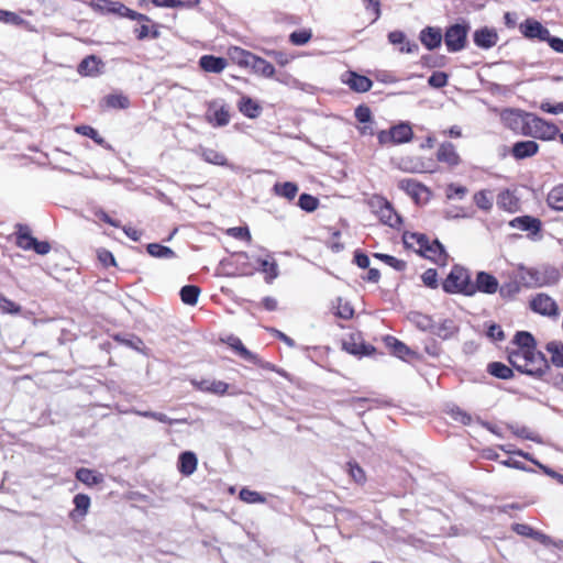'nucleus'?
I'll list each match as a JSON object with an SVG mask.
<instances>
[{
	"mask_svg": "<svg viewBox=\"0 0 563 563\" xmlns=\"http://www.w3.org/2000/svg\"><path fill=\"white\" fill-rule=\"evenodd\" d=\"M246 55H254L253 53L245 51L240 47H233L230 49V56L233 60H235L240 66L246 67L245 60L249 59Z\"/></svg>",
	"mask_w": 563,
	"mask_h": 563,
	"instance_id": "59",
	"label": "nucleus"
},
{
	"mask_svg": "<svg viewBox=\"0 0 563 563\" xmlns=\"http://www.w3.org/2000/svg\"><path fill=\"white\" fill-rule=\"evenodd\" d=\"M0 312L2 314H19L21 306L0 294Z\"/></svg>",
	"mask_w": 563,
	"mask_h": 563,
	"instance_id": "53",
	"label": "nucleus"
},
{
	"mask_svg": "<svg viewBox=\"0 0 563 563\" xmlns=\"http://www.w3.org/2000/svg\"><path fill=\"white\" fill-rule=\"evenodd\" d=\"M147 253L156 258H174L176 253L168 246L159 243H150L146 245Z\"/></svg>",
	"mask_w": 563,
	"mask_h": 563,
	"instance_id": "42",
	"label": "nucleus"
},
{
	"mask_svg": "<svg viewBox=\"0 0 563 563\" xmlns=\"http://www.w3.org/2000/svg\"><path fill=\"white\" fill-rule=\"evenodd\" d=\"M518 199L517 197L509 190L505 189L500 191L497 196V206L498 208L508 211L515 212L518 209Z\"/></svg>",
	"mask_w": 563,
	"mask_h": 563,
	"instance_id": "32",
	"label": "nucleus"
},
{
	"mask_svg": "<svg viewBox=\"0 0 563 563\" xmlns=\"http://www.w3.org/2000/svg\"><path fill=\"white\" fill-rule=\"evenodd\" d=\"M409 320L420 330L431 332L434 320L421 312H411Z\"/></svg>",
	"mask_w": 563,
	"mask_h": 563,
	"instance_id": "44",
	"label": "nucleus"
},
{
	"mask_svg": "<svg viewBox=\"0 0 563 563\" xmlns=\"http://www.w3.org/2000/svg\"><path fill=\"white\" fill-rule=\"evenodd\" d=\"M201 156L205 162L213 165L224 166L227 164L225 156L212 148H202Z\"/></svg>",
	"mask_w": 563,
	"mask_h": 563,
	"instance_id": "47",
	"label": "nucleus"
},
{
	"mask_svg": "<svg viewBox=\"0 0 563 563\" xmlns=\"http://www.w3.org/2000/svg\"><path fill=\"white\" fill-rule=\"evenodd\" d=\"M498 279L490 273L479 271L476 273L475 280L472 283L471 297L476 292L494 295L498 290Z\"/></svg>",
	"mask_w": 563,
	"mask_h": 563,
	"instance_id": "12",
	"label": "nucleus"
},
{
	"mask_svg": "<svg viewBox=\"0 0 563 563\" xmlns=\"http://www.w3.org/2000/svg\"><path fill=\"white\" fill-rule=\"evenodd\" d=\"M355 119L360 123H368L372 121V111L365 104H360L354 111Z\"/></svg>",
	"mask_w": 563,
	"mask_h": 563,
	"instance_id": "60",
	"label": "nucleus"
},
{
	"mask_svg": "<svg viewBox=\"0 0 563 563\" xmlns=\"http://www.w3.org/2000/svg\"><path fill=\"white\" fill-rule=\"evenodd\" d=\"M298 206L306 212H313L319 206V199L309 194H301L298 199Z\"/></svg>",
	"mask_w": 563,
	"mask_h": 563,
	"instance_id": "50",
	"label": "nucleus"
},
{
	"mask_svg": "<svg viewBox=\"0 0 563 563\" xmlns=\"http://www.w3.org/2000/svg\"><path fill=\"white\" fill-rule=\"evenodd\" d=\"M459 327L455 321L452 319H444L441 322H433V327L431 330V334L439 336L442 340L451 339L455 333H457Z\"/></svg>",
	"mask_w": 563,
	"mask_h": 563,
	"instance_id": "24",
	"label": "nucleus"
},
{
	"mask_svg": "<svg viewBox=\"0 0 563 563\" xmlns=\"http://www.w3.org/2000/svg\"><path fill=\"white\" fill-rule=\"evenodd\" d=\"M472 276L467 268L455 264L442 282V289L446 294H460L471 297Z\"/></svg>",
	"mask_w": 563,
	"mask_h": 563,
	"instance_id": "3",
	"label": "nucleus"
},
{
	"mask_svg": "<svg viewBox=\"0 0 563 563\" xmlns=\"http://www.w3.org/2000/svg\"><path fill=\"white\" fill-rule=\"evenodd\" d=\"M520 33L528 40H539L545 42L550 31L538 20L532 18L526 19L519 25Z\"/></svg>",
	"mask_w": 563,
	"mask_h": 563,
	"instance_id": "14",
	"label": "nucleus"
},
{
	"mask_svg": "<svg viewBox=\"0 0 563 563\" xmlns=\"http://www.w3.org/2000/svg\"><path fill=\"white\" fill-rule=\"evenodd\" d=\"M508 362L516 371L533 378H542L550 369L545 355L534 350H508Z\"/></svg>",
	"mask_w": 563,
	"mask_h": 563,
	"instance_id": "1",
	"label": "nucleus"
},
{
	"mask_svg": "<svg viewBox=\"0 0 563 563\" xmlns=\"http://www.w3.org/2000/svg\"><path fill=\"white\" fill-rule=\"evenodd\" d=\"M257 263L260 265V271L266 275V280L272 282L277 278L278 265L276 261H274L271 255L267 258H258Z\"/></svg>",
	"mask_w": 563,
	"mask_h": 563,
	"instance_id": "37",
	"label": "nucleus"
},
{
	"mask_svg": "<svg viewBox=\"0 0 563 563\" xmlns=\"http://www.w3.org/2000/svg\"><path fill=\"white\" fill-rule=\"evenodd\" d=\"M0 22L18 25L22 22V19L14 12L0 9Z\"/></svg>",
	"mask_w": 563,
	"mask_h": 563,
	"instance_id": "64",
	"label": "nucleus"
},
{
	"mask_svg": "<svg viewBox=\"0 0 563 563\" xmlns=\"http://www.w3.org/2000/svg\"><path fill=\"white\" fill-rule=\"evenodd\" d=\"M511 228L519 229L521 231L530 232L532 234H537L541 230V221L538 218L531 216H520L512 219L509 222Z\"/></svg>",
	"mask_w": 563,
	"mask_h": 563,
	"instance_id": "23",
	"label": "nucleus"
},
{
	"mask_svg": "<svg viewBox=\"0 0 563 563\" xmlns=\"http://www.w3.org/2000/svg\"><path fill=\"white\" fill-rule=\"evenodd\" d=\"M228 234L239 240H251V233L247 227L230 228Z\"/></svg>",
	"mask_w": 563,
	"mask_h": 563,
	"instance_id": "63",
	"label": "nucleus"
},
{
	"mask_svg": "<svg viewBox=\"0 0 563 563\" xmlns=\"http://www.w3.org/2000/svg\"><path fill=\"white\" fill-rule=\"evenodd\" d=\"M349 474L353 478L356 484H364L366 481L365 472L363 468L355 462H349Z\"/></svg>",
	"mask_w": 563,
	"mask_h": 563,
	"instance_id": "55",
	"label": "nucleus"
},
{
	"mask_svg": "<svg viewBox=\"0 0 563 563\" xmlns=\"http://www.w3.org/2000/svg\"><path fill=\"white\" fill-rule=\"evenodd\" d=\"M402 240L406 247H412V244L415 242L419 245V250H424V247L429 243L428 236L423 233L418 232H405Z\"/></svg>",
	"mask_w": 563,
	"mask_h": 563,
	"instance_id": "45",
	"label": "nucleus"
},
{
	"mask_svg": "<svg viewBox=\"0 0 563 563\" xmlns=\"http://www.w3.org/2000/svg\"><path fill=\"white\" fill-rule=\"evenodd\" d=\"M136 413L139 416H141V417L154 419V420H156L158 422H162V423H168V424H184V423H188V419L187 418L172 419L167 415H165L163 412H157V411L146 410V411H136Z\"/></svg>",
	"mask_w": 563,
	"mask_h": 563,
	"instance_id": "38",
	"label": "nucleus"
},
{
	"mask_svg": "<svg viewBox=\"0 0 563 563\" xmlns=\"http://www.w3.org/2000/svg\"><path fill=\"white\" fill-rule=\"evenodd\" d=\"M419 40L427 49L433 51L440 47L443 35L440 27L426 26L420 31Z\"/></svg>",
	"mask_w": 563,
	"mask_h": 563,
	"instance_id": "20",
	"label": "nucleus"
},
{
	"mask_svg": "<svg viewBox=\"0 0 563 563\" xmlns=\"http://www.w3.org/2000/svg\"><path fill=\"white\" fill-rule=\"evenodd\" d=\"M437 158L439 162L445 163L450 167H455L461 162L460 155L457 154L454 144L451 142H444L439 146Z\"/></svg>",
	"mask_w": 563,
	"mask_h": 563,
	"instance_id": "22",
	"label": "nucleus"
},
{
	"mask_svg": "<svg viewBox=\"0 0 563 563\" xmlns=\"http://www.w3.org/2000/svg\"><path fill=\"white\" fill-rule=\"evenodd\" d=\"M539 151V144L532 140L517 141L510 148L511 156L517 161H522L536 155Z\"/></svg>",
	"mask_w": 563,
	"mask_h": 563,
	"instance_id": "17",
	"label": "nucleus"
},
{
	"mask_svg": "<svg viewBox=\"0 0 563 563\" xmlns=\"http://www.w3.org/2000/svg\"><path fill=\"white\" fill-rule=\"evenodd\" d=\"M198 459L191 451L181 452L178 456V471L185 475L190 476L197 468Z\"/></svg>",
	"mask_w": 563,
	"mask_h": 563,
	"instance_id": "26",
	"label": "nucleus"
},
{
	"mask_svg": "<svg viewBox=\"0 0 563 563\" xmlns=\"http://www.w3.org/2000/svg\"><path fill=\"white\" fill-rule=\"evenodd\" d=\"M474 44L482 49H490L498 42V34L495 29L483 26L473 33Z\"/></svg>",
	"mask_w": 563,
	"mask_h": 563,
	"instance_id": "16",
	"label": "nucleus"
},
{
	"mask_svg": "<svg viewBox=\"0 0 563 563\" xmlns=\"http://www.w3.org/2000/svg\"><path fill=\"white\" fill-rule=\"evenodd\" d=\"M75 131H76V133H78L80 135H84V136H87V137L91 139L98 145H104L106 144L104 139L99 134V132L95 128H92L90 125H86V124L77 125L75 128Z\"/></svg>",
	"mask_w": 563,
	"mask_h": 563,
	"instance_id": "48",
	"label": "nucleus"
},
{
	"mask_svg": "<svg viewBox=\"0 0 563 563\" xmlns=\"http://www.w3.org/2000/svg\"><path fill=\"white\" fill-rule=\"evenodd\" d=\"M206 119L213 126H225L230 122V113L224 104L217 108V102L212 101L209 103Z\"/></svg>",
	"mask_w": 563,
	"mask_h": 563,
	"instance_id": "18",
	"label": "nucleus"
},
{
	"mask_svg": "<svg viewBox=\"0 0 563 563\" xmlns=\"http://www.w3.org/2000/svg\"><path fill=\"white\" fill-rule=\"evenodd\" d=\"M473 200L475 205L483 211H490L493 208V197L488 190L477 191L474 195Z\"/></svg>",
	"mask_w": 563,
	"mask_h": 563,
	"instance_id": "46",
	"label": "nucleus"
},
{
	"mask_svg": "<svg viewBox=\"0 0 563 563\" xmlns=\"http://www.w3.org/2000/svg\"><path fill=\"white\" fill-rule=\"evenodd\" d=\"M298 186L296 183L292 181H285V183H276L273 186V192L274 195L278 197H283L287 200H292L296 195L298 194Z\"/></svg>",
	"mask_w": 563,
	"mask_h": 563,
	"instance_id": "33",
	"label": "nucleus"
},
{
	"mask_svg": "<svg viewBox=\"0 0 563 563\" xmlns=\"http://www.w3.org/2000/svg\"><path fill=\"white\" fill-rule=\"evenodd\" d=\"M239 110L250 119H256L262 113V107L251 97L243 96L239 101Z\"/></svg>",
	"mask_w": 563,
	"mask_h": 563,
	"instance_id": "30",
	"label": "nucleus"
},
{
	"mask_svg": "<svg viewBox=\"0 0 563 563\" xmlns=\"http://www.w3.org/2000/svg\"><path fill=\"white\" fill-rule=\"evenodd\" d=\"M548 206L556 211H563V184L550 190L547 197Z\"/></svg>",
	"mask_w": 563,
	"mask_h": 563,
	"instance_id": "40",
	"label": "nucleus"
},
{
	"mask_svg": "<svg viewBox=\"0 0 563 563\" xmlns=\"http://www.w3.org/2000/svg\"><path fill=\"white\" fill-rule=\"evenodd\" d=\"M412 137L413 131L409 122H399L388 130H382L377 133L378 143L383 146L408 143Z\"/></svg>",
	"mask_w": 563,
	"mask_h": 563,
	"instance_id": "5",
	"label": "nucleus"
},
{
	"mask_svg": "<svg viewBox=\"0 0 563 563\" xmlns=\"http://www.w3.org/2000/svg\"><path fill=\"white\" fill-rule=\"evenodd\" d=\"M200 295V288L196 285H186L180 288L179 296L181 301L188 306H195Z\"/></svg>",
	"mask_w": 563,
	"mask_h": 563,
	"instance_id": "41",
	"label": "nucleus"
},
{
	"mask_svg": "<svg viewBox=\"0 0 563 563\" xmlns=\"http://www.w3.org/2000/svg\"><path fill=\"white\" fill-rule=\"evenodd\" d=\"M559 134V129L555 124L545 121L544 119L530 113L528 117L525 136H530L543 141H551Z\"/></svg>",
	"mask_w": 563,
	"mask_h": 563,
	"instance_id": "7",
	"label": "nucleus"
},
{
	"mask_svg": "<svg viewBox=\"0 0 563 563\" xmlns=\"http://www.w3.org/2000/svg\"><path fill=\"white\" fill-rule=\"evenodd\" d=\"M517 277L525 288L531 289L556 285L561 274L556 267L551 265H542L534 268L519 264L517 266Z\"/></svg>",
	"mask_w": 563,
	"mask_h": 563,
	"instance_id": "2",
	"label": "nucleus"
},
{
	"mask_svg": "<svg viewBox=\"0 0 563 563\" xmlns=\"http://www.w3.org/2000/svg\"><path fill=\"white\" fill-rule=\"evenodd\" d=\"M514 530L523 537H530L534 539H539L540 537H544L542 533L536 531L532 527L526 523H517L514 527Z\"/></svg>",
	"mask_w": 563,
	"mask_h": 563,
	"instance_id": "58",
	"label": "nucleus"
},
{
	"mask_svg": "<svg viewBox=\"0 0 563 563\" xmlns=\"http://www.w3.org/2000/svg\"><path fill=\"white\" fill-rule=\"evenodd\" d=\"M338 301L339 305L336 316L344 320L351 319L354 314V309L352 308V306L349 302H343L341 298H339Z\"/></svg>",
	"mask_w": 563,
	"mask_h": 563,
	"instance_id": "62",
	"label": "nucleus"
},
{
	"mask_svg": "<svg viewBox=\"0 0 563 563\" xmlns=\"http://www.w3.org/2000/svg\"><path fill=\"white\" fill-rule=\"evenodd\" d=\"M417 253L434 262L437 265L445 266L448 264L449 254L444 247V245L438 240L429 241L428 245L424 250H417Z\"/></svg>",
	"mask_w": 563,
	"mask_h": 563,
	"instance_id": "13",
	"label": "nucleus"
},
{
	"mask_svg": "<svg viewBox=\"0 0 563 563\" xmlns=\"http://www.w3.org/2000/svg\"><path fill=\"white\" fill-rule=\"evenodd\" d=\"M239 497L246 504H263L266 501V498L262 494L249 488H242L240 490Z\"/></svg>",
	"mask_w": 563,
	"mask_h": 563,
	"instance_id": "52",
	"label": "nucleus"
},
{
	"mask_svg": "<svg viewBox=\"0 0 563 563\" xmlns=\"http://www.w3.org/2000/svg\"><path fill=\"white\" fill-rule=\"evenodd\" d=\"M227 342L243 360L253 362L256 358L255 354L249 351L239 338L230 335Z\"/></svg>",
	"mask_w": 563,
	"mask_h": 563,
	"instance_id": "43",
	"label": "nucleus"
},
{
	"mask_svg": "<svg viewBox=\"0 0 563 563\" xmlns=\"http://www.w3.org/2000/svg\"><path fill=\"white\" fill-rule=\"evenodd\" d=\"M421 279L423 284L429 288H437L438 287V273L433 268L427 269L422 275Z\"/></svg>",
	"mask_w": 563,
	"mask_h": 563,
	"instance_id": "61",
	"label": "nucleus"
},
{
	"mask_svg": "<svg viewBox=\"0 0 563 563\" xmlns=\"http://www.w3.org/2000/svg\"><path fill=\"white\" fill-rule=\"evenodd\" d=\"M528 117H530V112L512 108L504 109L500 113L503 124L507 129L520 135H523Z\"/></svg>",
	"mask_w": 563,
	"mask_h": 563,
	"instance_id": "9",
	"label": "nucleus"
},
{
	"mask_svg": "<svg viewBox=\"0 0 563 563\" xmlns=\"http://www.w3.org/2000/svg\"><path fill=\"white\" fill-rule=\"evenodd\" d=\"M544 349L550 354L549 365L563 368V342L550 341L545 344Z\"/></svg>",
	"mask_w": 563,
	"mask_h": 563,
	"instance_id": "28",
	"label": "nucleus"
},
{
	"mask_svg": "<svg viewBox=\"0 0 563 563\" xmlns=\"http://www.w3.org/2000/svg\"><path fill=\"white\" fill-rule=\"evenodd\" d=\"M374 257L379 260V261H382V262H384L385 264H387L388 266L393 267L397 272H402L407 267V264H406L405 261L398 260L397 257L388 255V254L375 253Z\"/></svg>",
	"mask_w": 563,
	"mask_h": 563,
	"instance_id": "49",
	"label": "nucleus"
},
{
	"mask_svg": "<svg viewBox=\"0 0 563 563\" xmlns=\"http://www.w3.org/2000/svg\"><path fill=\"white\" fill-rule=\"evenodd\" d=\"M75 476L77 481L89 487L97 486L103 483L104 479L101 473L86 467L78 468Z\"/></svg>",
	"mask_w": 563,
	"mask_h": 563,
	"instance_id": "27",
	"label": "nucleus"
},
{
	"mask_svg": "<svg viewBox=\"0 0 563 563\" xmlns=\"http://www.w3.org/2000/svg\"><path fill=\"white\" fill-rule=\"evenodd\" d=\"M530 308L533 312L545 317H558L559 306L548 294H538L530 300Z\"/></svg>",
	"mask_w": 563,
	"mask_h": 563,
	"instance_id": "11",
	"label": "nucleus"
},
{
	"mask_svg": "<svg viewBox=\"0 0 563 563\" xmlns=\"http://www.w3.org/2000/svg\"><path fill=\"white\" fill-rule=\"evenodd\" d=\"M398 186L415 200H418L423 192L429 194L424 185L411 178L401 179Z\"/></svg>",
	"mask_w": 563,
	"mask_h": 563,
	"instance_id": "29",
	"label": "nucleus"
},
{
	"mask_svg": "<svg viewBox=\"0 0 563 563\" xmlns=\"http://www.w3.org/2000/svg\"><path fill=\"white\" fill-rule=\"evenodd\" d=\"M227 59L224 57L214 55H203L199 59V66L207 73L219 74L227 66Z\"/></svg>",
	"mask_w": 563,
	"mask_h": 563,
	"instance_id": "25",
	"label": "nucleus"
},
{
	"mask_svg": "<svg viewBox=\"0 0 563 563\" xmlns=\"http://www.w3.org/2000/svg\"><path fill=\"white\" fill-rule=\"evenodd\" d=\"M487 372L499 379H510L514 377V369L501 362H490L487 365Z\"/></svg>",
	"mask_w": 563,
	"mask_h": 563,
	"instance_id": "35",
	"label": "nucleus"
},
{
	"mask_svg": "<svg viewBox=\"0 0 563 563\" xmlns=\"http://www.w3.org/2000/svg\"><path fill=\"white\" fill-rule=\"evenodd\" d=\"M14 235L16 246L24 251H34L38 255H46L52 249L47 241H38L34 238L26 224L18 223Z\"/></svg>",
	"mask_w": 563,
	"mask_h": 563,
	"instance_id": "4",
	"label": "nucleus"
},
{
	"mask_svg": "<svg viewBox=\"0 0 563 563\" xmlns=\"http://www.w3.org/2000/svg\"><path fill=\"white\" fill-rule=\"evenodd\" d=\"M374 206L377 207L379 220L394 229H398L402 223L401 217L395 211L393 205L385 198H376Z\"/></svg>",
	"mask_w": 563,
	"mask_h": 563,
	"instance_id": "10",
	"label": "nucleus"
},
{
	"mask_svg": "<svg viewBox=\"0 0 563 563\" xmlns=\"http://www.w3.org/2000/svg\"><path fill=\"white\" fill-rule=\"evenodd\" d=\"M448 75L444 71H433L432 75L428 78V84L432 88H443L448 84Z\"/></svg>",
	"mask_w": 563,
	"mask_h": 563,
	"instance_id": "56",
	"label": "nucleus"
},
{
	"mask_svg": "<svg viewBox=\"0 0 563 563\" xmlns=\"http://www.w3.org/2000/svg\"><path fill=\"white\" fill-rule=\"evenodd\" d=\"M470 30L471 25L467 21H462L461 23L448 26L443 35L448 52L456 53L463 51L467 44Z\"/></svg>",
	"mask_w": 563,
	"mask_h": 563,
	"instance_id": "6",
	"label": "nucleus"
},
{
	"mask_svg": "<svg viewBox=\"0 0 563 563\" xmlns=\"http://www.w3.org/2000/svg\"><path fill=\"white\" fill-rule=\"evenodd\" d=\"M467 194V188L457 184H449L445 190L448 199H463Z\"/></svg>",
	"mask_w": 563,
	"mask_h": 563,
	"instance_id": "54",
	"label": "nucleus"
},
{
	"mask_svg": "<svg viewBox=\"0 0 563 563\" xmlns=\"http://www.w3.org/2000/svg\"><path fill=\"white\" fill-rule=\"evenodd\" d=\"M100 59L95 55L85 57L78 65V73L82 76H96L99 74Z\"/></svg>",
	"mask_w": 563,
	"mask_h": 563,
	"instance_id": "34",
	"label": "nucleus"
},
{
	"mask_svg": "<svg viewBox=\"0 0 563 563\" xmlns=\"http://www.w3.org/2000/svg\"><path fill=\"white\" fill-rule=\"evenodd\" d=\"M312 37L311 30L303 29L299 31H294L289 34V42L292 45L302 46L307 44Z\"/></svg>",
	"mask_w": 563,
	"mask_h": 563,
	"instance_id": "51",
	"label": "nucleus"
},
{
	"mask_svg": "<svg viewBox=\"0 0 563 563\" xmlns=\"http://www.w3.org/2000/svg\"><path fill=\"white\" fill-rule=\"evenodd\" d=\"M511 343L515 347L510 350H534L537 347L536 338L528 331H517Z\"/></svg>",
	"mask_w": 563,
	"mask_h": 563,
	"instance_id": "31",
	"label": "nucleus"
},
{
	"mask_svg": "<svg viewBox=\"0 0 563 563\" xmlns=\"http://www.w3.org/2000/svg\"><path fill=\"white\" fill-rule=\"evenodd\" d=\"M74 505L76 510H78L81 515H85L89 509L90 498L86 494H77L74 497Z\"/></svg>",
	"mask_w": 563,
	"mask_h": 563,
	"instance_id": "57",
	"label": "nucleus"
},
{
	"mask_svg": "<svg viewBox=\"0 0 563 563\" xmlns=\"http://www.w3.org/2000/svg\"><path fill=\"white\" fill-rule=\"evenodd\" d=\"M523 287V284L519 282L517 277V268L508 274V280L498 284V292L503 299H512L516 295H518Z\"/></svg>",
	"mask_w": 563,
	"mask_h": 563,
	"instance_id": "21",
	"label": "nucleus"
},
{
	"mask_svg": "<svg viewBox=\"0 0 563 563\" xmlns=\"http://www.w3.org/2000/svg\"><path fill=\"white\" fill-rule=\"evenodd\" d=\"M102 103L110 109H128L130 107L129 98L123 93H110L103 97Z\"/></svg>",
	"mask_w": 563,
	"mask_h": 563,
	"instance_id": "36",
	"label": "nucleus"
},
{
	"mask_svg": "<svg viewBox=\"0 0 563 563\" xmlns=\"http://www.w3.org/2000/svg\"><path fill=\"white\" fill-rule=\"evenodd\" d=\"M96 7L101 13L115 14L118 16L128 18L130 20H135L139 22H151V19L147 15L131 10L130 8H128L119 1L97 0Z\"/></svg>",
	"mask_w": 563,
	"mask_h": 563,
	"instance_id": "8",
	"label": "nucleus"
},
{
	"mask_svg": "<svg viewBox=\"0 0 563 563\" xmlns=\"http://www.w3.org/2000/svg\"><path fill=\"white\" fill-rule=\"evenodd\" d=\"M341 80L355 92H366L373 87L372 79L364 75H360L354 70H346L342 74Z\"/></svg>",
	"mask_w": 563,
	"mask_h": 563,
	"instance_id": "15",
	"label": "nucleus"
},
{
	"mask_svg": "<svg viewBox=\"0 0 563 563\" xmlns=\"http://www.w3.org/2000/svg\"><path fill=\"white\" fill-rule=\"evenodd\" d=\"M246 57L249 58L245 60L246 67H250L254 74L265 78L274 76L275 68L273 64L257 55H246Z\"/></svg>",
	"mask_w": 563,
	"mask_h": 563,
	"instance_id": "19",
	"label": "nucleus"
},
{
	"mask_svg": "<svg viewBox=\"0 0 563 563\" xmlns=\"http://www.w3.org/2000/svg\"><path fill=\"white\" fill-rule=\"evenodd\" d=\"M385 341L393 355L401 360H405L411 353L410 349L395 336L388 335Z\"/></svg>",
	"mask_w": 563,
	"mask_h": 563,
	"instance_id": "39",
	"label": "nucleus"
}]
</instances>
